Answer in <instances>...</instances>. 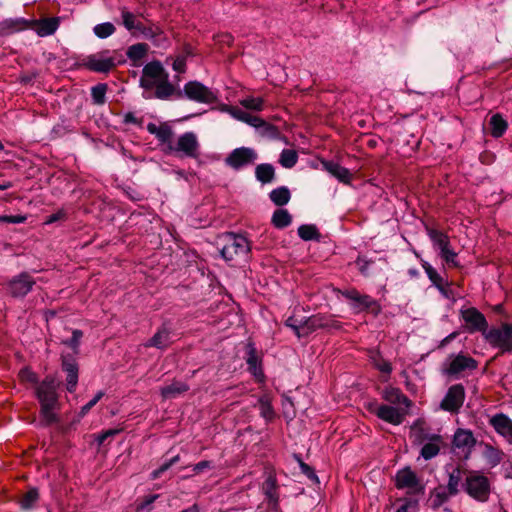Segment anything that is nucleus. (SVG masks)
Returning <instances> with one entry per match:
<instances>
[{
	"label": "nucleus",
	"mask_w": 512,
	"mask_h": 512,
	"mask_svg": "<svg viewBox=\"0 0 512 512\" xmlns=\"http://www.w3.org/2000/svg\"><path fill=\"white\" fill-rule=\"evenodd\" d=\"M324 167L326 170L336 177L341 182L347 183L351 179V173L347 168L340 166L334 162H325Z\"/></svg>",
	"instance_id": "a878e982"
},
{
	"label": "nucleus",
	"mask_w": 512,
	"mask_h": 512,
	"mask_svg": "<svg viewBox=\"0 0 512 512\" xmlns=\"http://www.w3.org/2000/svg\"><path fill=\"white\" fill-rule=\"evenodd\" d=\"M222 111L229 113L233 118H235L239 121H243V119L247 113L246 111H243L240 108L227 106V105L222 108Z\"/></svg>",
	"instance_id": "6e6d98bb"
},
{
	"label": "nucleus",
	"mask_w": 512,
	"mask_h": 512,
	"mask_svg": "<svg viewBox=\"0 0 512 512\" xmlns=\"http://www.w3.org/2000/svg\"><path fill=\"white\" fill-rule=\"evenodd\" d=\"M452 496L453 495L450 494V492H448L444 487H438V488L434 489L431 492V496H430L431 507L433 509H438L444 503H446L449 500V498Z\"/></svg>",
	"instance_id": "c756f323"
},
{
	"label": "nucleus",
	"mask_w": 512,
	"mask_h": 512,
	"mask_svg": "<svg viewBox=\"0 0 512 512\" xmlns=\"http://www.w3.org/2000/svg\"><path fill=\"white\" fill-rule=\"evenodd\" d=\"M179 460V456H175L171 458L169 461L162 464L158 469L154 470L151 474L152 479L158 478L163 472L168 470L174 463H176Z\"/></svg>",
	"instance_id": "5fc2aeb1"
},
{
	"label": "nucleus",
	"mask_w": 512,
	"mask_h": 512,
	"mask_svg": "<svg viewBox=\"0 0 512 512\" xmlns=\"http://www.w3.org/2000/svg\"><path fill=\"white\" fill-rule=\"evenodd\" d=\"M407 409L408 408L405 407L380 405L375 409L374 413L378 418L385 422L393 425H400L404 420Z\"/></svg>",
	"instance_id": "dca6fc26"
},
{
	"label": "nucleus",
	"mask_w": 512,
	"mask_h": 512,
	"mask_svg": "<svg viewBox=\"0 0 512 512\" xmlns=\"http://www.w3.org/2000/svg\"><path fill=\"white\" fill-rule=\"evenodd\" d=\"M286 325L300 338L317 328L325 326V323L322 322L319 316L309 317L305 321H298L295 317H289Z\"/></svg>",
	"instance_id": "4468645a"
},
{
	"label": "nucleus",
	"mask_w": 512,
	"mask_h": 512,
	"mask_svg": "<svg viewBox=\"0 0 512 512\" xmlns=\"http://www.w3.org/2000/svg\"><path fill=\"white\" fill-rule=\"evenodd\" d=\"M58 386L59 383L53 376H47L36 387L35 394L40 403L41 421L45 425L59 422L60 402L57 393Z\"/></svg>",
	"instance_id": "f257e3e1"
},
{
	"label": "nucleus",
	"mask_w": 512,
	"mask_h": 512,
	"mask_svg": "<svg viewBox=\"0 0 512 512\" xmlns=\"http://www.w3.org/2000/svg\"><path fill=\"white\" fill-rule=\"evenodd\" d=\"M168 150L180 157L196 158L199 155V142L194 132H186L176 142H169Z\"/></svg>",
	"instance_id": "20e7f679"
},
{
	"label": "nucleus",
	"mask_w": 512,
	"mask_h": 512,
	"mask_svg": "<svg viewBox=\"0 0 512 512\" xmlns=\"http://www.w3.org/2000/svg\"><path fill=\"white\" fill-rule=\"evenodd\" d=\"M421 264H422V267L425 270L429 280L433 283V285L435 287H437L439 289V291L441 293L445 294V289H444L445 282H444L443 278L427 261L421 260Z\"/></svg>",
	"instance_id": "c85d7f7f"
},
{
	"label": "nucleus",
	"mask_w": 512,
	"mask_h": 512,
	"mask_svg": "<svg viewBox=\"0 0 512 512\" xmlns=\"http://www.w3.org/2000/svg\"><path fill=\"white\" fill-rule=\"evenodd\" d=\"M427 234L432 241L433 247L439 250V252H442L445 248L450 246V240L447 234L436 229H428Z\"/></svg>",
	"instance_id": "b1692460"
},
{
	"label": "nucleus",
	"mask_w": 512,
	"mask_h": 512,
	"mask_svg": "<svg viewBox=\"0 0 512 512\" xmlns=\"http://www.w3.org/2000/svg\"><path fill=\"white\" fill-rule=\"evenodd\" d=\"M240 105L251 111H262L264 109L265 100L262 97L248 96L239 101Z\"/></svg>",
	"instance_id": "e433bc0d"
},
{
	"label": "nucleus",
	"mask_w": 512,
	"mask_h": 512,
	"mask_svg": "<svg viewBox=\"0 0 512 512\" xmlns=\"http://www.w3.org/2000/svg\"><path fill=\"white\" fill-rule=\"evenodd\" d=\"M83 336L82 331L74 330L72 333V337L69 340L64 341L63 343L70 346L72 349L76 350L79 346L80 340Z\"/></svg>",
	"instance_id": "13d9d810"
},
{
	"label": "nucleus",
	"mask_w": 512,
	"mask_h": 512,
	"mask_svg": "<svg viewBox=\"0 0 512 512\" xmlns=\"http://www.w3.org/2000/svg\"><path fill=\"white\" fill-rule=\"evenodd\" d=\"M242 122L255 128H260L267 125V123L262 118L252 115L248 112L246 113V116L244 117Z\"/></svg>",
	"instance_id": "3c124183"
},
{
	"label": "nucleus",
	"mask_w": 512,
	"mask_h": 512,
	"mask_svg": "<svg viewBox=\"0 0 512 512\" xmlns=\"http://www.w3.org/2000/svg\"><path fill=\"white\" fill-rule=\"evenodd\" d=\"M257 159L256 152L247 147L234 149L226 158V164L235 170L253 164Z\"/></svg>",
	"instance_id": "9b49d317"
},
{
	"label": "nucleus",
	"mask_w": 512,
	"mask_h": 512,
	"mask_svg": "<svg viewBox=\"0 0 512 512\" xmlns=\"http://www.w3.org/2000/svg\"><path fill=\"white\" fill-rule=\"evenodd\" d=\"M59 27V18H46L40 20L35 25L36 33L41 37L50 36L55 33Z\"/></svg>",
	"instance_id": "412c9836"
},
{
	"label": "nucleus",
	"mask_w": 512,
	"mask_h": 512,
	"mask_svg": "<svg viewBox=\"0 0 512 512\" xmlns=\"http://www.w3.org/2000/svg\"><path fill=\"white\" fill-rule=\"evenodd\" d=\"M156 138L162 143L171 142L172 130L168 126H158L154 134Z\"/></svg>",
	"instance_id": "8fccbe9b"
},
{
	"label": "nucleus",
	"mask_w": 512,
	"mask_h": 512,
	"mask_svg": "<svg viewBox=\"0 0 512 512\" xmlns=\"http://www.w3.org/2000/svg\"><path fill=\"white\" fill-rule=\"evenodd\" d=\"M411 436L415 443H424L420 455L425 460H430L438 455L442 444V437L440 435L427 434L422 427L414 424L411 428Z\"/></svg>",
	"instance_id": "f03ea898"
},
{
	"label": "nucleus",
	"mask_w": 512,
	"mask_h": 512,
	"mask_svg": "<svg viewBox=\"0 0 512 512\" xmlns=\"http://www.w3.org/2000/svg\"><path fill=\"white\" fill-rule=\"evenodd\" d=\"M93 32L98 38L105 39L115 32V26L111 22L100 23L94 26Z\"/></svg>",
	"instance_id": "37998d69"
},
{
	"label": "nucleus",
	"mask_w": 512,
	"mask_h": 512,
	"mask_svg": "<svg viewBox=\"0 0 512 512\" xmlns=\"http://www.w3.org/2000/svg\"><path fill=\"white\" fill-rule=\"evenodd\" d=\"M64 217H65V213L62 210H60V211L48 216L47 219L45 220V224H47V225L52 224L56 221L63 219Z\"/></svg>",
	"instance_id": "0e129e2a"
},
{
	"label": "nucleus",
	"mask_w": 512,
	"mask_h": 512,
	"mask_svg": "<svg viewBox=\"0 0 512 512\" xmlns=\"http://www.w3.org/2000/svg\"><path fill=\"white\" fill-rule=\"evenodd\" d=\"M148 51V45L145 43H137L130 46L127 50V56L130 60L137 62L142 60Z\"/></svg>",
	"instance_id": "4c0bfd02"
},
{
	"label": "nucleus",
	"mask_w": 512,
	"mask_h": 512,
	"mask_svg": "<svg viewBox=\"0 0 512 512\" xmlns=\"http://www.w3.org/2000/svg\"><path fill=\"white\" fill-rule=\"evenodd\" d=\"M104 396V392L103 391H98L96 393V395L87 403L85 404L81 410H80V416L83 417L85 416L92 407H94L98 401Z\"/></svg>",
	"instance_id": "603ef678"
},
{
	"label": "nucleus",
	"mask_w": 512,
	"mask_h": 512,
	"mask_svg": "<svg viewBox=\"0 0 512 512\" xmlns=\"http://www.w3.org/2000/svg\"><path fill=\"white\" fill-rule=\"evenodd\" d=\"M485 338L492 346L509 351L512 349V326L503 324L500 328H493L485 333Z\"/></svg>",
	"instance_id": "1a4fd4ad"
},
{
	"label": "nucleus",
	"mask_w": 512,
	"mask_h": 512,
	"mask_svg": "<svg viewBox=\"0 0 512 512\" xmlns=\"http://www.w3.org/2000/svg\"><path fill=\"white\" fill-rule=\"evenodd\" d=\"M258 407L261 416L266 420H271L274 417V410L271 406L270 400L267 397H262L258 400Z\"/></svg>",
	"instance_id": "c03bdc74"
},
{
	"label": "nucleus",
	"mask_w": 512,
	"mask_h": 512,
	"mask_svg": "<svg viewBox=\"0 0 512 512\" xmlns=\"http://www.w3.org/2000/svg\"><path fill=\"white\" fill-rule=\"evenodd\" d=\"M465 390L461 384L451 386L441 402V408L445 411L456 412L463 405Z\"/></svg>",
	"instance_id": "2eb2a0df"
},
{
	"label": "nucleus",
	"mask_w": 512,
	"mask_h": 512,
	"mask_svg": "<svg viewBox=\"0 0 512 512\" xmlns=\"http://www.w3.org/2000/svg\"><path fill=\"white\" fill-rule=\"evenodd\" d=\"M193 52L191 47H185L184 51L178 55L173 61L172 67L178 73L185 72L186 68V60L188 57L192 56Z\"/></svg>",
	"instance_id": "a19ab883"
},
{
	"label": "nucleus",
	"mask_w": 512,
	"mask_h": 512,
	"mask_svg": "<svg viewBox=\"0 0 512 512\" xmlns=\"http://www.w3.org/2000/svg\"><path fill=\"white\" fill-rule=\"evenodd\" d=\"M262 491L268 500V502L276 507L278 504V494H277V486L276 479L273 476H268L262 485Z\"/></svg>",
	"instance_id": "5701e85b"
},
{
	"label": "nucleus",
	"mask_w": 512,
	"mask_h": 512,
	"mask_svg": "<svg viewBox=\"0 0 512 512\" xmlns=\"http://www.w3.org/2000/svg\"><path fill=\"white\" fill-rule=\"evenodd\" d=\"M292 217L286 209H278L272 216V223L276 228H285L291 224Z\"/></svg>",
	"instance_id": "f704fd0d"
},
{
	"label": "nucleus",
	"mask_w": 512,
	"mask_h": 512,
	"mask_svg": "<svg viewBox=\"0 0 512 512\" xmlns=\"http://www.w3.org/2000/svg\"><path fill=\"white\" fill-rule=\"evenodd\" d=\"M120 431V429H108L102 432L96 438L98 445H102L107 438L117 435Z\"/></svg>",
	"instance_id": "052dcab7"
},
{
	"label": "nucleus",
	"mask_w": 512,
	"mask_h": 512,
	"mask_svg": "<svg viewBox=\"0 0 512 512\" xmlns=\"http://www.w3.org/2000/svg\"><path fill=\"white\" fill-rule=\"evenodd\" d=\"M342 294L345 298H347L348 300L353 302L354 300L358 299L357 297L359 295V292L355 289H352V290H346V291L342 292Z\"/></svg>",
	"instance_id": "338daca9"
},
{
	"label": "nucleus",
	"mask_w": 512,
	"mask_h": 512,
	"mask_svg": "<svg viewBox=\"0 0 512 512\" xmlns=\"http://www.w3.org/2000/svg\"><path fill=\"white\" fill-rule=\"evenodd\" d=\"M441 257L445 260L447 264H451L453 266H457L458 263L456 261L457 254L454 252L450 246L445 248L442 252H440Z\"/></svg>",
	"instance_id": "864d4df0"
},
{
	"label": "nucleus",
	"mask_w": 512,
	"mask_h": 512,
	"mask_svg": "<svg viewBox=\"0 0 512 512\" xmlns=\"http://www.w3.org/2000/svg\"><path fill=\"white\" fill-rule=\"evenodd\" d=\"M168 78L162 64L159 61H152L147 63L143 68V74L140 79V85L145 90L144 97L150 98V90L154 88V84L161 80Z\"/></svg>",
	"instance_id": "39448f33"
},
{
	"label": "nucleus",
	"mask_w": 512,
	"mask_h": 512,
	"mask_svg": "<svg viewBox=\"0 0 512 512\" xmlns=\"http://www.w3.org/2000/svg\"><path fill=\"white\" fill-rule=\"evenodd\" d=\"M248 252L247 239L239 235L227 236L226 243L221 249V255L226 261H233L236 257L245 256Z\"/></svg>",
	"instance_id": "6e6552de"
},
{
	"label": "nucleus",
	"mask_w": 512,
	"mask_h": 512,
	"mask_svg": "<svg viewBox=\"0 0 512 512\" xmlns=\"http://www.w3.org/2000/svg\"><path fill=\"white\" fill-rule=\"evenodd\" d=\"M382 396L384 400L397 407L409 408L411 406V401L398 388H385Z\"/></svg>",
	"instance_id": "aec40b11"
},
{
	"label": "nucleus",
	"mask_w": 512,
	"mask_h": 512,
	"mask_svg": "<svg viewBox=\"0 0 512 512\" xmlns=\"http://www.w3.org/2000/svg\"><path fill=\"white\" fill-rule=\"evenodd\" d=\"M489 125L492 136L496 138L501 137L507 129V122L499 114H495L490 118Z\"/></svg>",
	"instance_id": "473e14b6"
},
{
	"label": "nucleus",
	"mask_w": 512,
	"mask_h": 512,
	"mask_svg": "<svg viewBox=\"0 0 512 512\" xmlns=\"http://www.w3.org/2000/svg\"><path fill=\"white\" fill-rule=\"evenodd\" d=\"M107 91L106 84H98L91 89V96L95 104H104Z\"/></svg>",
	"instance_id": "49530a36"
},
{
	"label": "nucleus",
	"mask_w": 512,
	"mask_h": 512,
	"mask_svg": "<svg viewBox=\"0 0 512 512\" xmlns=\"http://www.w3.org/2000/svg\"><path fill=\"white\" fill-rule=\"evenodd\" d=\"M298 161V154L293 149H284L282 150L280 157H279V163L284 168H292L296 165Z\"/></svg>",
	"instance_id": "58836bf2"
},
{
	"label": "nucleus",
	"mask_w": 512,
	"mask_h": 512,
	"mask_svg": "<svg viewBox=\"0 0 512 512\" xmlns=\"http://www.w3.org/2000/svg\"><path fill=\"white\" fill-rule=\"evenodd\" d=\"M462 472L459 468H454L448 475L447 486L444 487L453 496L460 492V487H463Z\"/></svg>",
	"instance_id": "393cba45"
},
{
	"label": "nucleus",
	"mask_w": 512,
	"mask_h": 512,
	"mask_svg": "<svg viewBox=\"0 0 512 512\" xmlns=\"http://www.w3.org/2000/svg\"><path fill=\"white\" fill-rule=\"evenodd\" d=\"M477 367V361L464 354L451 355L444 364V373L449 376L459 377L467 370H474Z\"/></svg>",
	"instance_id": "0eeeda50"
},
{
	"label": "nucleus",
	"mask_w": 512,
	"mask_h": 512,
	"mask_svg": "<svg viewBox=\"0 0 512 512\" xmlns=\"http://www.w3.org/2000/svg\"><path fill=\"white\" fill-rule=\"evenodd\" d=\"M271 201L278 206L287 204L290 200V191L287 187H279L270 192Z\"/></svg>",
	"instance_id": "72a5a7b5"
},
{
	"label": "nucleus",
	"mask_w": 512,
	"mask_h": 512,
	"mask_svg": "<svg viewBox=\"0 0 512 512\" xmlns=\"http://www.w3.org/2000/svg\"><path fill=\"white\" fill-rule=\"evenodd\" d=\"M463 488L471 498L480 502H486L490 495V482L478 471H471L465 476Z\"/></svg>",
	"instance_id": "7ed1b4c3"
},
{
	"label": "nucleus",
	"mask_w": 512,
	"mask_h": 512,
	"mask_svg": "<svg viewBox=\"0 0 512 512\" xmlns=\"http://www.w3.org/2000/svg\"><path fill=\"white\" fill-rule=\"evenodd\" d=\"M301 468L303 473L306 474L310 479L317 480L315 472L307 464L302 463Z\"/></svg>",
	"instance_id": "774afa93"
},
{
	"label": "nucleus",
	"mask_w": 512,
	"mask_h": 512,
	"mask_svg": "<svg viewBox=\"0 0 512 512\" xmlns=\"http://www.w3.org/2000/svg\"><path fill=\"white\" fill-rule=\"evenodd\" d=\"M27 220L26 215H1L0 222L11 223V224H20Z\"/></svg>",
	"instance_id": "4d7b16f0"
},
{
	"label": "nucleus",
	"mask_w": 512,
	"mask_h": 512,
	"mask_svg": "<svg viewBox=\"0 0 512 512\" xmlns=\"http://www.w3.org/2000/svg\"><path fill=\"white\" fill-rule=\"evenodd\" d=\"M490 423L498 434L512 442V420L508 416L497 414L491 418Z\"/></svg>",
	"instance_id": "a211bd4d"
},
{
	"label": "nucleus",
	"mask_w": 512,
	"mask_h": 512,
	"mask_svg": "<svg viewBox=\"0 0 512 512\" xmlns=\"http://www.w3.org/2000/svg\"><path fill=\"white\" fill-rule=\"evenodd\" d=\"M370 358L374 367L377 368L380 372L388 375L391 373V364L387 360L383 359L378 352H372Z\"/></svg>",
	"instance_id": "79ce46f5"
},
{
	"label": "nucleus",
	"mask_w": 512,
	"mask_h": 512,
	"mask_svg": "<svg viewBox=\"0 0 512 512\" xmlns=\"http://www.w3.org/2000/svg\"><path fill=\"white\" fill-rule=\"evenodd\" d=\"M189 389L188 385L183 382H173L161 389V395L165 399L175 398L178 395L186 392Z\"/></svg>",
	"instance_id": "7c9ffc66"
},
{
	"label": "nucleus",
	"mask_w": 512,
	"mask_h": 512,
	"mask_svg": "<svg viewBox=\"0 0 512 512\" xmlns=\"http://www.w3.org/2000/svg\"><path fill=\"white\" fill-rule=\"evenodd\" d=\"M37 489H30L21 500V507L24 509L31 508L38 499Z\"/></svg>",
	"instance_id": "09e8293b"
},
{
	"label": "nucleus",
	"mask_w": 512,
	"mask_h": 512,
	"mask_svg": "<svg viewBox=\"0 0 512 512\" xmlns=\"http://www.w3.org/2000/svg\"><path fill=\"white\" fill-rule=\"evenodd\" d=\"M357 298V300L352 302V308L357 312L367 309L375 303V301L368 295H361L359 293Z\"/></svg>",
	"instance_id": "a18cd8bd"
},
{
	"label": "nucleus",
	"mask_w": 512,
	"mask_h": 512,
	"mask_svg": "<svg viewBox=\"0 0 512 512\" xmlns=\"http://www.w3.org/2000/svg\"><path fill=\"white\" fill-rule=\"evenodd\" d=\"M255 175L258 181L266 184L273 181L275 170L271 164H260L255 169Z\"/></svg>",
	"instance_id": "2f4dec72"
},
{
	"label": "nucleus",
	"mask_w": 512,
	"mask_h": 512,
	"mask_svg": "<svg viewBox=\"0 0 512 512\" xmlns=\"http://www.w3.org/2000/svg\"><path fill=\"white\" fill-rule=\"evenodd\" d=\"M476 440L472 431L459 428L455 431L453 437V446L463 451H469L475 445Z\"/></svg>",
	"instance_id": "6ab92c4d"
},
{
	"label": "nucleus",
	"mask_w": 512,
	"mask_h": 512,
	"mask_svg": "<svg viewBox=\"0 0 512 512\" xmlns=\"http://www.w3.org/2000/svg\"><path fill=\"white\" fill-rule=\"evenodd\" d=\"M396 486L399 489H407L409 493L417 494L423 492L416 474L409 468H403L396 474Z\"/></svg>",
	"instance_id": "ddd939ff"
},
{
	"label": "nucleus",
	"mask_w": 512,
	"mask_h": 512,
	"mask_svg": "<svg viewBox=\"0 0 512 512\" xmlns=\"http://www.w3.org/2000/svg\"><path fill=\"white\" fill-rule=\"evenodd\" d=\"M62 368L66 373L78 372L77 364L73 359L63 358Z\"/></svg>",
	"instance_id": "680f3d73"
},
{
	"label": "nucleus",
	"mask_w": 512,
	"mask_h": 512,
	"mask_svg": "<svg viewBox=\"0 0 512 512\" xmlns=\"http://www.w3.org/2000/svg\"><path fill=\"white\" fill-rule=\"evenodd\" d=\"M463 320L471 332L482 331L485 332L487 328V321L484 315L476 308H467L461 310Z\"/></svg>",
	"instance_id": "f3484780"
},
{
	"label": "nucleus",
	"mask_w": 512,
	"mask_h": 512,
	"mask_svg": "<svg viewBox=\"0 0 512 512\" xmlns=\"http://www.w3.org/2000/svg\"><path fill=\"white\" fill-rule=\"evenodd\" d=\"M36 284L34 278L26 273H20L8 282V292L11 296L22 298L26 296Z\"/></svg>",
	"instance_id": "f8f14e48"
},
{
	"label": "nucleus",
	"mask_w": 512,
	"mask_h": 512,
	"mask_svg": "<svg viewBox=\"0 0 512 512\" xmlns=\"http://www.w3.org/2000/svg\"><path fill=\"white\" fill-rule=\"evenodd\" d=\"M184 96L192 101L211 104L217 100V92L198 81H189L184 85Z\"/></svg>",
	"instance_id": "423d86ee"
},
{
	"label": "nucleus",
	"mask_w": 512,
	"mask_h": 512,
	"mask_svg": "<svg viewBox=\"0 0 512 512\" xmlns=\"http://www.w3.org/2000/svg\"><path fill=\"white\" fill-rule=\"evenodd\" d=\"M66 381H67V390L69 392H73L76 388L77 382H78V372H69L66 373Z\"/></svg>",
	"instance_id": "bf43d9fd"
},
{
	"label": "nucleus",
	"mask_w": 512,
	"mask_h": 512,
	"mask_svg": "<svg viewBox=\"0 0 512 512\" xmlns=\"http://www.w3.org/2000/svg\"><path fill=\"white\" fill-rule=\"evenodd\" d=\"M121 15H122L123 25L125 26V28L127 30L131 31L133 29H139V26L136 23V17L133 13L123 9Z\"/></svg>",
	"instance_id": "de8ad7c7"
},
{
	"label": "nucleus",
	"mask_w": 512,
	"mask_h": 512,
	"mask_svg": "<svg viewBox=\"0 0 512 512\" xmlns=\"http://www.w3.org/2000/svg\"><path fill=\"white\" fill-rule=\"evenodd\" d=\"M247 364L249 371L259 380H263V372L260 367L259 359L256 355L255 349L253 346L249 345Z\"/></svg>",
	"instance_id": "bb28decb"
},
{
	"label": "nucleus",
	"mask_w": 512,
	"mask_h": 512,
	"mask_svg": "<svg viewBox=\"0 0 512 512\" xmlns=\"http://www.w3.org/2000/svg\"><path fill=\"white\" fill-rule=\"evenodd\" d=\"M158 498V495H150L148 496L138 507L137 510L141 511L150 506L156 499Z\"/></svg>",
	"instance_id": "69168bd1"
},
{
	"label": "nucleus",
	"mask_w": 512,
	"mask_h": 512,
	"mask_svg": "<svg viewBox=\"0 0 512 512\" xmlns=\"http://www.w3.org/2000/svg\"><path fill=\"white\" fill-rule=\"evenodd\" d=\"M26 21L23 19H6L0 22V34L9 35L23 29Z\"/></svg>",
	"instance_id": "cd10ccee"
},
{
	"label": "nucleus",
	"mask_w": 512,
	"mask_h": 512,
	"mask_svg": "<svg viewBox=\"0 0 512 512\" xmlns=\"http://www.w3.org/2000/svg\"><path fill=\"white\" fill-rule=\"evenodd\" d=\"M171 343L170 332L166 327H162L155 335L145 344L146 347H156L164 349Z\"/></svg>",
	"instance_id": "4be33fe9"
},
{
	"label": "nucleus",
	"mask_w": 512,
	"mask_h": 512,
	"mask_svg": "<svg viewBox=\"0 0 512 512\" xmlns=\"http://www.w3.org/2000/svg\"><path fill=\"white\" fill-rule=\"evenodd\" d=\"M116 59L109 51H102L89 55L84 60V65L91 71L107 73L116 66Z\"/></svg>",
	"instance_id": "9d476101"
},
{
	"label": "nucleus",
	"mask_w": 512,
	"mask_h": 512,
	"mask_svg": "<svg viewBox=\"0 0 512 512\" xmlns=\"http://www.w3.org/2000/svg\"><path fill=\"white\" fill-rule=\"evenodd\" d=\"M20 377L22 380L32 383H35L37 381L36 375L28 369L21 370Z\"/></svg>",
	"instance_id": "e2e57ef3"
},
{
	"label": "nucleus",
	"mask_w": 512,
	"mask_h": 512,
	"mask_svg": "<svg viewBox=\"0 0 512 512\" xmlns=\"http://www.w3.org/2000/svg\"><path fill=\"white\" fill-rule=\"evenodd\" d=\"M154 87V95L158 99H167L174 92V87L169 83L168 78H165V80H161L158 83L154 84Z\"/></svg>",
	"instance_id": "c9c22d12"
},
{
	"label": "nucleus",
	"mask_w": 512,
	"mask_h": 512,
	"mask_svg": "<svg viewBox=\"0 0 512 512\" xmlns=\"http://www.w3.org/2000/svg\"><path fill=\"white\" fill-rule=\"evenodd\" d=\"M298 235L304 241L319 240L320 234L315 225H301L298 228Z\"/></svg>",
	"instance_id": "ea45409f"
}]
</instances>
